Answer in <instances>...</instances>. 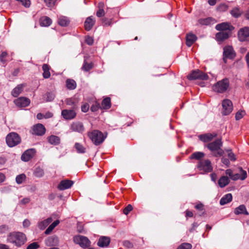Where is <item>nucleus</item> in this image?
Listing matches in <instances>:
<instances>
[{"mask_svg":"<svg viewBox=\"0 0 249 249\" xmlns=\"http://www.w3.org/2000/svg\"><path fill=\"white\" fill-rule=\"evenodd\" d=\"M215 29L218 31H227L228 30V32H230L232 31L234 28L229 23L223 22L216 25Z\"/></svg>","mask_w":249,"mask_h":249,"instance_id":"dca6fc26","label":"nucleus"},{"mask_svg":"<svg viewBox=\"0 0 249 249\" xmlns=\"http://www.w3.org/2000/svg\"><path fill=\"white\" fill-rule=\"evenodd\" d=\"M48 142L51 144L57 145L60 143V139L58 137L51 135L48 138Z\"/></svg>","mask_w":249,"mask_h":249,"instance_id":"f704fd0d","label":"nucleus"},{"mask_svg":"<svg viewBox=\"0 0 249 249\" xmlns=\"http://www.w3.org/2000/svg\"><path fill=\"white\" fill-rule=\"evenodd\" d=\"M216 136V134L208 133L204 135H201L199 136L200 140L204 142H208Z\"/></svg>","mask_w":249,"mask_h":249,"instance_id":"5701e85b","label":"nucleus"},{"mask_svg":"<svg viewBox=\"0 0 249 249\" xmlns=\"http://www.w3.org/2000/svg\"><path fill=\"white\" fill-rule=\"evenodd\" d=\"M240 171L241 172V174L240 175V179L244 180L247 177V174L246 171H244L242 169V168H240Z\"/></svg>","mask_w":249,"mask_h":249,"instance_id":"13d9d810","label":"nucleus"},{"mask_svg":"<svg viewBox=\"0 0 249 249\" xmlns=\"http://www.w3.org/2000/svg\"><path fill=\"white\" fill-rule=\"evenodd\" d=\"M26 176L24 174H20L18 175L16 178V182L18 184H21L25 179Z\"/></svg>","mask_w":249,"mask_h":249,"instance_id":"a18cd8bd","label":"nucleus"},{"mask_svg":"<svg viewBox=\"0 0 249 249\" xmlns=\"http://www.w3.org/2000/svg\"><path fill=\"white\" fill-rule=\"evenodd\" d=\"M242 11L238 7L233 8L231 11V14L234 18L239 17L242 14Z\"/></svg>","mask_w":249,"mask_h":249,"instance_id":"58836bf2","label":"nucleus"},{"mask_svg":"<svg viewBox=\"0 0 249 249\" xmlns=\"http://www.w3.org/2000/svg\"><path fill=\"white\" fill-rule=\"evenodd\" d=\"M222 142L221 139H217L213 142L208 143L207 147L212 152L215 157L222 156L224 154V151L221 148Z\"/></svg>","mask_w":249,"mask_h":249,"instance_id":"f03ea898","label":"nucleus"},{"mask_svg":"<svg viewBox=\"0 0 249 249\" xmlns=\"http://www.w3.org/2000/svg\"><path fill=\"white\" fill-rule=\"evenodd\" d=\"M42 70L43 71V76L44 78H48L51 76L50 72V67L46 64H44L42 66Z\"/></svg>","mask_w":249,"mask_h":249,"instance_id":"7c9ffc66","label":"nucleus"},{"mask_svg":"<svg viewBox=\"0 0 249 249\" xmlns=\"http://www.w3.org/2000/svg\"><path fill=\"white\" fill-rule=\"evenodd\" d=\"M196 36L192 34H188L186 36V45L188 47H190L196 40Z\"/></svg>","mask_w":249,"mask_h":249,"instance_id":"a878e982","label":"nucleus"},{"mask_svg":"<svg viewBox=\"0 0 249 249\" xmlns=\"http://www.w3.org/2000/svg\"><path fill=\"white\" fill-rule=\"evenodd\" d=\"M192 245L190 243H184L181 244L177 249H191Z\"/></svg>","mask_w":249,"mask_h":249,"instance_id":"49530a36","label":"nucleus"},{"mask_svg":"<svg viewBox=\"0 0 249 249\" xmlns=\"http://www.w3.org/2000/svg\"><path fill=\"white\" fill-rule=\"evenodd\" d=\"M232 199V196L231 194H227L222 197L220 200V204L221 205H224L230 202Z\"/></svg>","mask_w":249,"mask_h":249,"instance_id":"c85d7f7f","label":"nucleus"},{"mask_svg":"<svg viewBox=\"0 0 249 249\" xmlns=\"http://www.w3.org/2000/svg\"><path fill=\"white\" fill-rule=\"evenodd\" d=\"M7 241L19 247L24 245L27 241L26 235L19 231H13L7 235Z\"/></svg>","mask_w":249,"mask_h":249,"instance_id":"f257e3e1","label":"nucleus"},{"mask_svg":"<svg viewBox=\"0 0 249 249\" xmlns=\"http://www.w3.org/2000/svg\"><path fill=\"white\" fill-rule=\"evenodd\" d=\"M226 174L227 175H228L230 178H231V177L232 176V171H231V169H227L226 170Z\"/></svg>","mask_w":249,"mask_h":249,"instance_id":"774afa93","label":"nucleus"},{"mask_svg":"<svg viewBox=\"0 0 249 249\" xmlns=\"http://www.w3.org/2000/svg\"><path fill=\"white\" fill-rule=\"evenodd\" d=\"M55 97V94L53 92H48L46 94L44 98H46V100L47 102H50L53 101Z\"/></svg>","mask_w":249,"mask_h":249,"instance_id":"c03bdc74","label":"nucleus"},{"mask_svg":"<svg viewBox=\"0 0 249 249\" xmlns=\"http://www.w3.org/2000/svg\"><path fill=\"white\" fill-rule=\"evenodd\" d=\"M204 153L201 152H196L190 156V159L199 160L204 157Z\"/></svg>","mask_w":249,"mask_h":249,"instance_id":"e433bc0d","label":"nucleus"},{"mask_svg":"<svg viewBox=\"0 0 249 249\" xmlns=\"http://www.w3.org/2000/svg\"><path fill=\"white\" fill-rule=\"evenodd\" d=\"M16 106L19 107H27L30 103V100L26 97H19L14 101Z\"/></svg>","mask_w":249,"mask_h":249,"instance_id":"2eb2a0df","label":"nucleus"},{"mask_svg":"<svg viewBox=\"0 0 249 249\" xmlns=\"http://www.w3.org/2000/svg\"><path fill=\"white\" fill-rule=\"evenodd\" d=\"M223 107L222 113L224 115H227L231 113L233 109L232 103L229 99H225L222 102Z\"/></svg>","mask_w":249,"mask_h":249,"instance_id":"9d476101","label":"nucleus"},{"mask_svg":"<svg viewBox=\"0 0 249 249\" xmlns=\"http://www.w3.org/2000/svg\"><path fill=\"white\" fill-rule=\"evenodd\" d=\"M215 37L217 41H223L229 38V32L222 31L219 32L216 34Z\"/></svg>","mask_w":249,"mask_h":249,"instance_id":"4be33fe9","label":"nucleus"},{"mask_svg":"<svg viewBox=\"0 0 249 249\" xmlns=\"http://www.w3.org/2000/svg\"><path fill=\"white\" fill-rule=\"evenodd\" d=\"M110 242V239L109 237L106 236H102L99 238L97 245L100 247H107L109 244Z\"/></svg>","mask_w":249,"mask_h":249,"instance_id":"412c9836","label":"nucleus"},{"mask_svg":"<svg viewBox=\"0 0 249 249\" xmlns=\"http://www.w3.org/2000/svg\"><path fill=\"white\" fill-rule=\"evenodd\" d=\"M234 213L236 215H238L239 214H245L246 215L249 214V213L247 211L246 207L244 205H241L238 207L236 208L234 210Z\"/></svg>","mask_w":249,"mask_h":249,"instance_id":"b1692460","label":"nucleus"},{"mask_svg":"<svg viewBox=\"0 0 249 249\" xmlns=\"http://www.w3.org/2000/svg\"><path fill=\"white\" fill-rule=\"evenodd\" d=\"M203 205L201 203H199L196 205L195 208L200 211H202L203 210Z\"/></svg>","mask_w":249,"mask_h":249,"instance_id":"69168bd1","label":"nucleus"},{"mask_svg":"<svg viewBox=\"0 0 249 249\" xmlns=\"http://www.w3.org/2000/svg\"><path fill=\"white\" fill-rule=\"evenodd\" d=\"M246 113L244 111L240 110L238 111L235 115V119L236 120L241 119L245 115Z\"/></svg>","mask_w":249,"mask_h":249,"instance_id":"09e8293b","label":"nucleus"},{"mask_svg":"<svg viewBox=\"0 0 249 249\" xmlns=\"http://www.w3.org/2000/svg\"><path fill=\"white\" fill-rule=\"evenodd\" d=\"M230 81L229 79L224 78L219 81L213 86V90L217 93H224L229 88Z\"/></svg>","mask_w":249,"mask_h":249,"instance_id":"20e7f679","label":"nucleus"},{"mask_svg":"<svg viewBox=\"0 0 249 249\" xmlns=\"http://www.w3.org/2000/svg\"><path fill=\"white\" fill-rule=\"evenodd\" d=\"M88 136L92 142L96 145L102 143L106 138L103 133L98 130H93L88 133Z\"/></svg>","mask_w":249,"mask_h":249,"instance_id":"7ed1b4c3","label":"nucleus"},{"mask_svg":"<svg viewBox=\"0 0 249 249\" xmlns=\"http://www.w3.org/2000/svg\"><path fill=\"white\" fill-rule=\"evenodd\" d=\"M105 15V12L104 9H98L96 12V16L98 17H103Z\"/></svg>","mask_w":249,"mask_h":249,"instance_id":"bf43d9fd","label":"nucleus"},{"mask_svg":"<svg viewBox=\"0 0 249 249\" xmlns=\"http://www.w3.org/2000/svg\"><path fill=\"white\" fill-rule=\"evenodd\" d=\"M36 150L34 149H29L25 151L21 155V159L24 161H28L35 155Z\"/></svg>","mask_w":249,"mask_h":249,"instance_id":"f8f14e48","label":"nucleus"},{"mask_svg":"<svg viewBox=\"0 0 249 249\" xmlns=\"http://www.w3.org/2000/svg\"><path fill=\"white\" fill-rule=\"evenodd\" d=\"M133 207L131 205L128 204L124 210V213L125 215L128 214V213L132 210Z\"/></svg>","mask_w":249,"mask_h":249,"instance_id":"5fc2aeb1","label":"nucleus"},{"mask_svg":"<svg viewBox=\"0 0 249 249\" xmlns=\"http://www.w3.org/2000/svg\"><path fill=\"white\" fill-rule=\"evenodd\" d=\"M85 41L89 45H91L93 43V39L92 37L87 36L86 37Z\"/></svg>","mask_w":249,"mask_h":249,"instance_id":"4d7b16f0","label":"nucleus"},{"mask_svg":"<svg viewBox=\"0 0 249 249\" xmlns=\"http://www.w3.org/2000/svg\"><path fill=\"white\" fill-rule=\"evenodd\" d=\"M67 88L70 90L74 89L76 87V83L75 81L71 79H68L66 81Z\"/></svg>","mask_w":249,"mask_h":249,"instance_id":"473e14b6","label":"nucleus"},{"mask_svg":"<svg viewBox=\"0 0 249 249\" xmlns=\"http://www.w3.org/2000/svg\"><path fill=\"white\" fill-rule=\"evenodd\" d=\"M230 182L229 178L225 176H222L218 180V184L221 188L227 185Z\"/></svg>","mask_w":249,"mask_h":249,"instance_id":"2f4dec72","label":"nucleus"},{"mask_svg":"<svg viewBox=\"0 0 249 249\" xmlns=\"http://www.w3.org/2000/svg\"><path fill=\"white\" fill-rule=\"evenodd\" d=\"M45 244L47 246H56L58 244L59 240L57 236L56 235H53L48 237L45 240Z\"/></svg>","mask_w":249,"mask_h":249,"instance_id":"a211bd4d","label":"nucleus"},{"mask_svg":"<svg viewBox=\"0 0 249 249\" xmlns=\"http://www.w3.org/2000/svg\"><path fill=\"white\" fill-rule=\"evenodd\" d=\"M187 78L189 80H207L208 79L209 76L206 73L203 71L199 70H196L193 71L191 73L187 76Z\"/></svg>","mask_w":249,"mask_h":249,"instance_id":"0eeeda50","label":"nucleus"},{"mask_svg":"<svg viewBox=\"0 0 249 249\" xmlns=\"http://www.w3.org/2000/svg\"><path fill=\"white\" fill-rule=\"evenodd\" d=\"M223 50V56L224 57H227L231 59L235 57L236 53L231 46H226L224 48Z\"/></svg>","mask_w":249,"mask_h":249,"instance_id":"ddd939ff","label":"nucleus"},{"mask_svg":"<svg viewBox=\"0 0 249 249\" xmlns=\"http://www.w3.org/2000/svg\"><path fill=\"white\" fill-rule=\"evenodd\" d=\"M103 26H110L112 24V19L103 18L101 19Z\"/></svg>","mask_w":249,"mask_h":249,"instance_id":"de8ad7c7","label":"nucleus"},{"mask_svg":"<svg viewBox=\"0 0 249 249\" xmlns=\"http://www.w3.org/2000/svg\"><path fill=\"white\" fill-rule=\"evenodd\" d=\"M7 53L6 52H3L0 55V61L1 63L3 64H4L6 60L5 59V58L7 56Z\"/></svg>","mask_w":249,"mask_h":249,"instance_id":"6e6d98bb","label":"nucleus"},{"mask_svg":"<svg viewBox=\"0 0 249 249\" xmlns=\"http://www.w3.org/2000/svg\"><path fill=\"white\" fill-rule=\"evenodd\" d=\"M23 87L24 86L23 84L18 85L12 90V95L14 97L18 96L19 94L22 91Z\"/></svg>","mask_w":249,"mask_h":249,"instance_id":"c756f323","label":"nucleus"},{"mask_svg":"<svg viewBox=\"0 0 249 249\" xmlns=\"http://www.w3.org/2000/svg\"><path fill=\"white\" fill-rule=\"evenodd\" d=\"M52 19L47 16L42 17L40 19V24L42 26H49L52 23Z\"/></svg>","mask_w":249,"mask_h":249,"instance_id":"cd10ccee","label":"nucleus"},{"mask_svg":"<svg viewBox=\"0 0 249 249\" xmlns=\"http://www.w3.org/2000/svg\"><path fill=\"white\" fill-rule=\"evenodd\" d=\"M75 243L79 245L82 248H87L90 246V241L89 239L82 235H77L73 237Z\"/></svg>","mask_w":249,"mask_h":249,"instance_id":"6e6552de","label":"nucleus"},{"mask_svg":"<svg viewBox=\"0 0 249 249\" xmlns=\"http://www.w3.org/2000/svg\"><path fill=\"white\" fill-rule=\"evenodd\" d=\"M228 152V157L231 161H235L236 159L235 155L232 152L231 150H227Z\"/></svg>","mask_w":249,"mask_h":249,"instance_id":"864d4df0","label":"nucleus"},{"mask_svg":"<svg viewBox=\"0 0 249 249\" xmlns=\"http://www.w3.org/2000/svg\"><path fill=\"white\" fill-rule=\"evenodd\" d=\"M239 178L240 179V175L239 174H233L231 177V179L233 180H236Z\"/></svg>","mask_w":249,"mask_h":249,"instance_id":"0e129e2a","label":"nucleus"},{"mask_svg":"<svg viewBox=\"0 0 249 249\" xmlns=\"http://www.w3.org/2000/svg\"><path fill=\"white\" fill-rule=\"evenodd\" d=\"M221 161L222 162L225 164V165H226L227 167H228L230 165V161L229 160V159H227V158H224L223 157L222 159H221Z\"/></svg>","mask_w":249,"mask_h":249,"instance_id":"680f3d73","label":"nucleus"},{"mask_svg":"<svg viewBox=\"0 0 249 249\" xmlns=\"http://www.w3.org/2000/svg\"><path fill=\"white\" fill-rule=\"evenodd\" d=\"M72 131L82 133L85 131V127L83 124L80 122H73L70 126Z\"/></svg>","mask_w":249,"mask_h":249,"instance_id":"9b49d317","label":"nucleus"},{"mask_svg":"<svg viewBox=\"0 0 249 249\" xmlns=\"http://www.w3.org/2000/svg\"><path fill=\"white\" fill-rule=\"evenodd\" d=\"M101 106L104 109L109 108L111 107L110 98L109 97L105 98L102 102Z\"/></svg>","mask_w":249,"mask_h":249,"instance_id":"c9c22d12","label":"nucleus"},{"mask_svg":"<svg viewBox=\"0 0 249 249\" xmlns=\"http://www.w3.org/2000/svg\"><path fill=\"white\" fill-rule=\"evenodd\" d=\"M93 68V64L92 63H88L85 61L82 67V70L85 71H88Z\"/></svg>","mask_w":249,"mask_h":249,"instance_id":"37998d69","label":"nucleus"},{"mask_svg":"<svg viewBox=\"0 0 249 249\" xmlns=\"http://www.w3.org/2000/svg\"><path fill=\"white\" fill-rule=\"evenodd\" d=\"M198 22L201 25H208L214 24L215 22V20L212 18H208L199 19Z\"/></svg>","mask_w":249,"mask_h":249,"instance_id":"393cba45","label":"nucleus"},{"mask_svg":"<svg viewBox=\"0 0 249 249\" xmlns=\"http://www.w3.org/2000/svg\"><path fill=\"white\" fill-rule=\"evenodd\" d=\"M89 105L88 104H85L81 107V110L84 112H87L89 109Z\"/></svg>","mask_w":249,"mask_h":249,"instance_id":"052dcab7","label":"nucleus"},{"mask_svg":"<svg viewBox=\"0 0 249 249\" xmlns=\"http://www.w3.org/2000/svg\"><path fill=\"white\" fill-rule=\"evenodd\" d=\"M59 221L58 220H56L54 221L49 227L46 229L45 231V233L46 234H49L53 230V229L57 226L59 223Z\"/></svg>","mask_w":249,"mask_h":249,"instance_id":"4c0bfd02","label":"nucleus"},{"mask_svg":"<svg viewBox=\"0 0 249 249\" xmlns=\"http://www.w3.org/2000/svg\"><path fill=\"white\" fill-rule=\"evenodd\" d=\"M21 142L19 136L15 132H11L7 135L6 137V142L9 147H14Z\"/></svg>","mask_w":249,"mask_h":249,"instance_id":"39448f33","label":"nucleus"},{"mask_svg":"<svg viewBox=\"0 0 249 249\" xmlns=\"http://www.w3.org/2000/svg\"><path fill=\"white\" fill-rule=\"evenodd\" d=\"M74 146L78 153H84L86 152V148L81 144L76 142L75 143Z\"/></svg>","mask_w":249,"mask_h":249,"instance_id":"ea45409f","label":"nucleus"},{"mask_svg":"<svg viewBox=\"0 0 249 249\" xmlns=\"http://www.w3.org/2000/svg\"><path fill=\"white\" fill-rule=\"evenodd\" d=\"M30 225V222L28 219H25L23 222V226L24 228L28 227Z\"/></svg>","mask_w":249,"mask_h":249,"instance_id":"e2e57ef3","label":"nucleus"},{"mask_svg":"<svg viewBox=\"0 0 249 249\" xmlns=\"http://www.w3.org/2000/svg\"><path fill=\"white\" fill-rule=\"evenodd\" d=\"M61 115L65 119L71 120L75 117L76 113L73 109H64L61 112Z\"/></svg>","mask_w":249,"mask_h":249,"instance_id":"4468645a","label":"nucleus"},{"mask_svg":"<svg viewBox=\"0 0 249 249\" xmlns=\"http://www.w3.org/2000/svg\"><path fill=\"white\" fill-rule=\"evenodd\" d=\"M9 231V227L6 225L0 226V234L4 233Z\"/></svg>","mask_w":249,"mask_h":249,"instance_id":"603ef678","label":"nucleus"},{"mask_svg":"<svg viewBox=\"0 0 249 249\" xmlns=\"http://www.w3.org/2000/svg\"><path fill=\"white\" fill-rule=\"evenodd\" d=\"M238 37L241 42L249 41V27H243L238 32Z\"/></svg>","mask_w":249,"mask_h":249,"instance_id":"1a4fd4ad","label":"nucleus"},{"mask_svg":"<svg viewBox=\"0 0 249 249\" xmlns=\"http://www.w3.org/2000/svg\"><path fill=\"white\" fill-rule=\"evenodd\" d=\"M34 174L37 178H41L44 175V171L42 168L38 167L35 169Z\"/></svg>","mask_w":249,"mask_h":249,"instance_id":"a19ab883","label":"nucleus"},{"mask_svg":"<svg viewBox=\"0 0 249 249\" xmlns=\"http://www.w3.org/2000/svg\"><path fill=\"white\" fill-rule=\"evenodd\" d=\"M30 199L29 198H24L20 201L21 204H26L30 202Z\"/></svg>","mask_w":249,"mask_h":249,"instance_id":"338daca9","label":"nucleus"},{"mask_svg":"<svg viewBox=\"0 0 249 249\" xmlns=\"http://www.w3.org/2000/svg\"><path fill=\"white\" fill-rule=\"evenodd\" d=\"M39 245L37 242H33L28 246L26 249H37Z\"/></svg>","mask_w":249,"mask_h":249,"instance_id":"8fccbe9b","label":"nucleus"},{"mask_svg":"<svg viewBox=\"0 0 249 249\" xmlns=\"http://www.w3.org/2000/svg\"><path fill=\"white\" fill-rule=\"evenodd\" d=\"M73 184V182L70 180H62L58 186L60 190H64L70 188Z\"/></svg>","mask_w":249,"mask_h":249,"instance_id":"aec40b11","label":"nucleus"},{"mask_svg":"<svg viewBox=\"0 0 249 249\" xmlns=\"http://www.w3.org/2000/svg\"><path fill=\"white\" fill-rule=\"evenodd\" d=\"M57 0H44L46 5L49 7H53L55 4Z\"/></svg>","mask_w":249,"mask_h":249,"instance_id":"3c124183","label":"nucleus"},{"mask_svg":"<svg viewBox=\"0 0 249 249\" xmlns=\"http://www.w3.org/2000/svg\"><path fill=\"white\" fill-rule=\"evenodd\" d=\"M95 23V18L90 16L87 18L85 21V28L87 31H89L91 29Z\"/></svg>","mask_w":249,"mask_h":249,"instance_id":"6ab92c4d","label":"nucleus"},{"mask_svg":"<svg viewBox=\"0 0 249 249\" xmlns=\"http://www.w3.org/2000/svg\"><path fill=\"white\" fill-rule=\"evenodd\" d=\"M67 105L69 106H73V108H75L76 106V100L74 98H70L67 99L65 101Z\"/></svg>","mask_w":249,"mask_h":249,"instance_id":"79ce46f5","label":"nucleus"},{"mask_svg":"<svg viewBox=\"0 0 249 249\" xmlns=\"http://www.w3.org/2000/svg\"><path fill=\"white\" fill-rule=\"evenodd\" d=\"M53 221L51 217L48 218L47 219L41 221L38 223V227L41 230H44L47 226H48Z\"/></svg>","mask_w":249,"mask_h":249,"instance_id":"bb28decb","label":"nucleus"},{"mask_svg":"<svg viewBox=\"0 0 249 249\" xmlns=\"http://www.w3.org/2000/svg\"><path fill=\"white\" fill-rule=\"evenodd\" d=\"M58 22L61 26H66L69 25L70 20L66 17L60 16L58 18Z\"/></svg>","mask_w":249,"mask_h":249,"instance_id":"72a5a7b5","label":"nucleus"},{"mask_svg":"<svg viewBox=\"0 0 249 249\" xmlns=\"http://www.w3.org/2000/svg\"><path fill=\"white\" fill-rule=\"evenodd\" d=\"M197 167L202 173L211 172L213 170L211 161L209 160L199 161Z\"/></svg>","mask_w":249,"mask_h":249,"instance_id":"423d86ee","label":"nucleus"},{"mask_svg":"<svg viewBox=\"0 0 249 249\" xmlns=\"http://www.w3.org/2000/svg\"><path fill=\"white\" fill-rule=\"evenodd\" d=\"M33 131L34 134L36 135L41 136L45 134L46 129L43 124H38L34 125Z\"/></svg>","mask_w":249,"mask_h":249,"instance_id":"f3484780","label":"nucleus"}]
</instances>
